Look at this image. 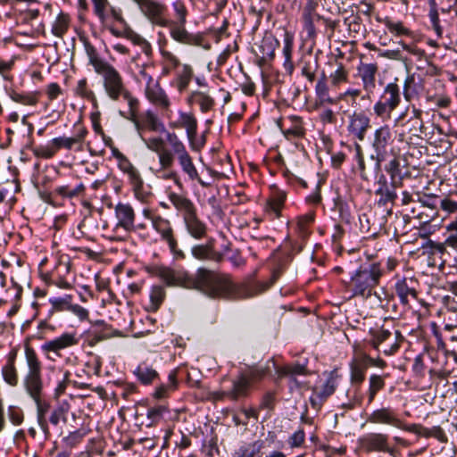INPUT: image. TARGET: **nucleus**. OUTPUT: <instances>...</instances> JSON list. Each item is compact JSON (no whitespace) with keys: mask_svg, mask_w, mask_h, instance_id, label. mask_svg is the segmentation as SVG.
I'll return each mask as SVG.
<instances>
[{"mask_svg":"<svg viewBox=\"0 0 457 457\" xmlns=\"http://www.w3.org/2000/svg\"><path fill=\"white\" fill-rule=\"evenodd\" d=\"M144 91L146 99L151 104L165 111L170 109V100L158 81L152 84L149 87H145Z\"/></svg>","mask_w":457,"mask_h":457,"instance_id":"b1692460","label":"nucleus"},{"mask_svg":"<svg viewBox=\"0 0 457 457\" xmlns=\"http://www.w3.org/2000/svg\"><path fill=\"white\" fill-rule=\"evenodd\" d=\"M93 12L101 23L105 24L112 21L125 23L122 12L110 4L108 0H91Z\"/></svg>","mask_w":457,"mask_h":457,"instance_id":"a211bd4d","label":"nucleus"},{"mask_svg":"<svg viewBox=\"0 0 457 457\" xmlns=\"http://www.w3.org/2000/svg\"><path fill=\"white\" fill-rule=\"evenodd\" d=\"M384 386H385V381L381 376L373 374L370 377L369 390L378 393Z\"/></svg>","mask_w":457,"mask_h":457,"instance_id":"69168bd1","label":"nucleus"},{"mask_svg":"<svg viewBox=\"0 0 457 457\" xmlns=\"http://www.w3.org/2000/svg\"><path fill=\"white\" fill-rule=\"evenodd\" d=\"M161 55L163 62V72L168 74L171 70L180 67L179 59L171 52L162 49Z\"/></svg>","mask_w":457,"mask_h":457,"instance_id":"de8ad7c7","label":"nucleus"},{"mask_svg":"<svg viewBox=\"0 0 457 457\" xmlns=\"http://www.w3.org/2000/svg\"><path fill=\"white\" fill-rule=\"evenodd\" d=\"M385 170L390 175L393 184L399 182V180L402 181L400 160L398 157H394L390 160L389 162L386 164Z\"/></svg>","mask_w":457,"mask_h":457,"instance_id":"864d4df0","label":"nucleus"},{"mask_svg":"<svg viewBox=\"0 0 457 457\" xmlns=\"http://www.w3.org/2000/svg\"><path fill=\"white\" fill-rule=\"evenodd\" d=\"M250 383L246 378L241 374L238 378L235 379L232 382V387L228 391V395L233 399L237 400L240 397H244L247 395V392L250 387Z\"/></svg>","mask_w":457,"mask_h":457,"instance_id":"58836bf2","label":"nucleus"},{"mask_svg":"<svg viewBox=\"0 0 457 457\" xmlns=\"http://www.w3.org/2000/svg\"><path fill=\"white\" fill-rule=\"evenodd\" d=\"M394 142L393 133L388 124H384L377 128L372 135L371 147L374 154L371 159L376 161L377 167L386 160L387 155V147Z\"/></svg>","mask_w":457,"mask_h":457,"instance_id":"9d476101","label":"nucleus"},{"mask_svg":"<svg viewBox=\"0 0 457 457\" xmlns=\"http://www.w3.org/2000/svg\"><path fill=\"white\" fill-rule=\"evenodd\" d=\"M384 271L379 262L360 266L350 277L346 288L350 297L369 298L378 285Z\"/></svg>","mask_w":457,"mask_h":457,"instance_id":"39448f33","label":"nucleus"},{"mask_svg":"<svg viewBox=\"0 0 457 457\" xmlns=\"http://www.w3.org/2000/svg\"><path fill=\"white\" fill-rule=\"evenodd\" d=\"M194 77V70L191 65L187 63L182 64L176 72L175 87L180 93L184 92L189 86Z\"/></svg>","mask_w":457,"mask_h":457,"instance_id":"473e14b6","label":"nucleus"},{"mask_svg":"<svg viewBox=\"0 0 457 457\" xmlns=\"http://www.w3.org/2000/svg\"><path fill=\"white\" fill-rule=\"evenodd\" d=\"M76 133L70 137H60L51 141V146L41 150V155L45 158H51L59 149H71L75 145L81 144L87 134V130L80 124L75 125Z\"/></svg>","mask_w":457,"mask_h":457,"instance_id":"2eb2a0df","label":"nucleus"},{"mask_svg":"<svg viewBox=\"0 0 457 457\" xmlns=\"http://www.w3.org/2000/svg\"><path fill=\"white\" fill-rule=\"evenodd\" d=\"M304 439V431L298 429L289 436L287 443L292 448L300 447L303 444Z\"/></svg>","mask_w":457,"mask_h":457,"instance_id":"0e129e2a","label":"nucleus"},{"mask_svg":"<svg viewBox=\"0 0 457 457\" xmlns=\"http://www.w3.org/2000/svg\"><path fill=\"white\" fill-rule=\"evenodd\" d=\"M192 255L197 260H207L212 257L213 249L211 245H195L191 249Z\"/></svg>","mask_w":457,"mask_h":457,"instance_id":"603ef678","label":"nucleus"},{"mask_svg":"<svg viewBox=\"0 0 457 457\" xmlns=\"http://www.w3.org/2000/svg\"><path fill=\"white\" fill-rule=\"evenodd\" d=\"M187 103L189 105H198L204 113L212 111L215 106V100L208 89L191 91L187 97Z\"/></svg>","mask_w":457,"mask_h":457,"instance_id":"393cba45","label":"nucleus"},{"mask_svg":"<svg viewBox=\"0 0 457 457\" xmlns=\"http://www.w3.org/2000/svg\"><path fill=\"white\" fill-rule=\"evenodd\" d=\"M420 88V83L417 81L414 74H409L404 79L403 95L406 101L410 102L418 96Z\"/></svg>","mask_w":457,"mask_h":457,"instance_id":"a19ab883","label":"nucleus"},{"mask_svg":"<svg viewBox=\"0 0 457 457\" xmlns=\"http://www.w3.org/2000/svg\"><path fill=\"white\" fill-rule=\"evenodd\" d=\"M75 94L90 101L95 107L97 105V99L95 93L88 87L87 79H81L78 81L75 87Z\"/></svg>","mask_w":457,"mask_h":457,"instance_id":"c03bdc74","label":"nucleus"},{"mask_svg":"<svg viewBox=\"0 0 457 457\" xmlns=\"http://www.w3.org/2000/svg\"><path fill=\"white\" fill-rule=\"evenodd\" d=\"M134 375L144 385L154 382L158 377V372L146 362H141L134 370Z\"/></svg>","mask_w":457,"mask_h":457,"instance_id":"4c0bfd02","label":"nucleus"},{"mask_svg":"<svg viewBox=\"0 0 457 457\" xmlns=\"http://www.w3.org/2000/svg\"><path fill=\"white\" fill-rule=\"evenodd\" d=\"M166 297L165 288L161 285H154L149 293V303L145 307L148 312H155L159 310Z\"/></svg>","mask_w":457,"mask_h":457,"instance_id":"72a5a7b5","label":"nucleus"},{"mask_svg":"<svg viewBox=\"0 0 457 457\" xmlns=\"http://www.w3.org/2000/svg\"><path fill=\"white\" fill-rule=\"evenodd\" d=\"M79 341V338L76 333L66 332L52 340L46 341L41 345V350L46 355H48V353H53L57 357H60L62 350H64L66 348L72 347V346L78 345ZM47 358L51 359L50 356H47ZM52 360H54V359L52 358Z\"/></svg>","mask_w":457,"mask_h":457,"instance_id":"6ab92c4d","label":"nucleus"},{"mask_svg":"<svg viewBox=\"0 0 457 457\" xmlns=\"http://www.w3.org/2000/svg\"><path fill=\"white\" fill-rule=\"evenodd\" d=\"M135 79L139 84H144L145 87H149L152 84L157 82L154 77L147 71V66L143 65L139 67L137 73L135 75Z\"/></svg>","mask_w":457,"mask_h":457,"instance_id":"6e6d98bb","label":"nucleus"},{"mask_svg":"<svg viewBox=\"0 0 457 457\" xmlns=\"http://www.w3.org/2000/svg\"><path fill=\"white\" fill-rule=\"evenodd\" d=\"M155 275L169 287H182L187 289H196L212 298L245 299L253 297L268 290L279 277L278 271H274L266 282H252L235 284L226 274L200 268L195 276H191L183 269H173L167 266H158Z\"/></svg>","mask_w":457,"mask_h":457,"instance_id":"f257e3e1","label":"nucleus"},{"mask_svg":"<svg viewBox=\"0 0 457 457\" xmlns=\"http://www.w3.org/2000/svg\"><path fill=\"white\" fill-rule=\"evenodd\" d=\"M142 215L151 221L152 228L160 235L161 239L167 244L173 257L175 259H184L185 253L178 246V241L170 221L150 208H144Z\"/></svg>","mask_w":457,"mask_h":457,"instance_id":"0eeeda50","label":"nucleus"},{"mask_svg":"<svg viewBox=\"0 0 457 457\" xmlns=\"http://www.w3.org/2000/svg\"><path fill=\"white\" fill-rule=\"evenodd\" d=\"M367 421L372 424L387 425L409 432H415L416 428V425H407L400 418L398 412L389 406L374 410L369 415Z\"/></svg>","mask_w":457,"mask_h":457,"instance_id":"9b49d317","label":"nucleus"},{"mask_svg":"<svg viewBox=\"0 0 457 457\" xmlns=\"http://www.w3.org/2000/svg\"><path fill=\"white\" fill-rule=\"evenodd\" d=\"M262 448V442L256 440L251 443H244L232 453V457H255Z\"/></svg>","mask_w":457,"mask_h":457,"instance_id":"ea45409f","label":"nucleus"},{"mask_svg":"<svg viewBox=\"0 0 457 457\" xmlns=\"http://www.w3.org/2000/svg\"><path fill=\"white\" fill-rule=\"evenodd\" d=\"M282 133L287 139L300 137L304 134V129L301 118L289 116L278 123Z\"/></svg>","mask_w":457,"mask_h":457,"instance_id":"c85d7f7f","label":"nucleus"},{"mask_svg":"<svg viewBox=\"0 0 457 457\" xmlns=\"http://www.w3.org/2000/svg\"><path fill=\"white\" fill-rule=\"evenodd\" d=\"M85 191V186L83 183H79L75 187H71L68 185L56 187L54 192L66 198H73L82 195Z\"/></svg>","mask_w":457,"mask_h":457,"instance_id":"09e8293b","label":"nucleus"},{"mask_svg":"<svg viewBox=\"0 0 457 457\" xmlns=\"http://www.w3.org/2000/svg\"><path fill=\"white\" fill-rule=\"evenodd\" d=\"M168 198L176 211L180 213L182 219H185L197 212L195 204L188 197L183 195L170 192Z\"/></svg>","mask_w":457,"mask_h":457,"instance_id":"bb28decb","label":"nucleus"},{"mask_svg":"<svg viewBox=\"0 0 457 457\" xmlns=\"http://www.w3.org/2000/svg\"><path fill=\"white\" fill-rule=\"evenodd\" d=\"M314 220L312 213H307L297 218L296 231L299 237L303 239L306 238L310 234V226Z\"/></svg>","mask_w":457,"mask_h":457,"instance_id":"a18cd8bd","label":"nucleus"},{"mask_svg":"<svg viewBox=\"0 0 457 457\" xmlns=\"http://www.w3.org/2000/svg\"><path fill=\"white\" fill-rule=\"evenodd\" d=\"M10 96L12 101L25 105H35L37 103L36 98L29 95H21L17 92H12Z\"/></svg>","mask_w":457,"mask_h":457,"instance_id":"e2e57ef3","label":"nucleus"},{"mask_svg":"<svg viewBox=\"0 0 457 457\" xmlns=\"http://www.w3.org/2000/svg\"><path fill=\"white\" fill-rule=\"evenodd\" d=\"M137 112H135V116H132L130 113V120L134 122L136 129L145 143V140H148L150 137L145 138L144 137L145 131H153L159 132L164 131L165 128L162 122L159 120L157 115L153 111H146L140 119L136 118Z\"/></svg>","mask_w":457,"mask_h":457,"instance_id":"f3484780","label":"nucleus"},{"mask_svg":"<svg viewBox=\"0 0 457 457\" xmlns=\"http://www.w3.org/2000/svg\"><path fill=\"white\" fill-rule=\"evenodd\" d=\"M85 51L88 57L89 64L93 66L95 72L109 63L99 56L95 46L88 42L85 43Z\"/></svg>","mask_w":457,"mask_h":457,"instance_id":"37998d69","label":"nucleus"},{"mask_svg":"<svg viewBox=\"0 0 457 457\" xmlns=\"http://www.w3.org/2000/svg\"><path fill=\"white\" fill-rule=\"evenodd\" d=\"M9 420L14 426H20L24 420V413L21 408L16 405H10L7 410Z\"/></svg>","mask_w":457,"mask_h":457,"instance_id":"bf43d9fd","label":"nucleus"},{"mask_svg":"<svg viewBox=\"0 0 457 457\" xmlns=\"http://www.w3.org/2000/svg\"><path fill=\"white\" fill-rule=\"evenodd\" d=\"M337 386V378L332 374L327 378L321 387L313 389L311 396V403L313 406L320 404L325 399L330 396Z\"/></svg>","mask_w":457,"mask_h":457,"instance_id":"7c9ffc66","label":"nucleus"},{"mask_svg":"<svg viewBox=\"0 0 457 457\" xmlns=\"http://www.w3.org/2000/svg\"><path fill=\"white\" fill-rule=\"evenodd\" d=\"M71 25V17L68 13L61 12L51 24V32L56 37H62Z\"/></svg>","mask_w":457,"mask_h":457,"instance_id":"f704fd0d","label":"nucleus"},{"mask_svg":"<svg viewBox=\"0 0 457 457\" xmlns=\"http://www.w3.org/2000/svg\"><path fill=\"white\" fill-rule=\"evenodd\" d=\"M416 283L417 281L411 278H403L396 281L395 289L402 304L407 305L409 303L410 297L413 299L418 298V292L415 287Z\"/></svg>","mask_w":457,"mask_h":457,"instance_id":"a878e982","label":"nucleus"},{"mask_svg":"<svg viewBox=\"0 0 457 457\" xmlns=\"http://www.w3.org/2000/svg\"><path fill=\"white\" fill-rule=\"evenodd\" d=\"M398 45H400L403 50L418 58H422L425 55V51L417 47L415 45L407 44L402 40L398 42Z\"/></svg>","mask_w":457,"mask_h":457,"instance_id":"338daca9","label":"nucleus"},{"mask_svg":"<svg viewBox=\"0 0 457 457\" xmlns=\"http://www.w3.org/2000/svg\"><path fill=\"white\" fill-rule=\"evenodd\" d=\"M278 46V41L271 35L265 36L261 44L259 46L260 53L262 54V58L272 59L275 54V50Z\"/></svg>","mask_w":457,"mask_h":457,"instance_id":"79ce46f5","label":"nucleus"},{"mask_svg":"<svg viewBox=\"0 0 457 457\" xmlns=\"http://www.w3.org/2000/svg\"><path fill=\"white\" fill-rule=\"evenodd\" d=\"M169 127L173 129H184L186 130L188 142L191 145H194L197 136L198 122L193 112H187L179 110L178 112V118L175 120L170 121Z\"/></svg>","mask_w":457,"mask_h":457,"instance_id":"aec40b11","label":"nucleus"},{"mask_svg":"<svg viewBox=\"0 0 457 457\" xmlns=\"http://www.w3.org/2000/svg\"><path fill=\"white\" fill-rule=\"evenodd\" d=\"M293 38L292 37L286 35L283 46V55H284V67L287 71H292L294 64L292 61V51H293Z\"/></svg>","mask_w":457,"mask_h":457,"instance_id":"8fccbe9b","label":"nucleus"},{"mask_svg":"<svg viewBox=\"0 0 457 457\" xmlns=\"http://www.w3.org/2000/svg\"><path fill=\"white\" fill-rule=\"evenodd\" d=\"M114 215L117 220L114 227V231L116 232L122 230L126 233H131L146 228V225L145 223H135L136 213L129 204H117L114 207Z\"/></svg>","mask_w":457,"mask_h":457,"instance_id":"f8f14e48","label":"nucleus"},{"mask_svg":"<svg viewBox=\"0 0 457 457\" xmlns=\"http://www.w3.org/2000/svg\"><path fill=\"white\" fill-rule=\"evenodd\" d=\"M49 303L55 312H69L72 303V295H65L62 297H52L49 299Z\"/></svg>","mask_w":457,"mask_h":457,"instance_id":"3c124183","label":"nucleus"},{"mask_svg":"<svg viewBox=\"0 0 457 457\" xmlns=\"http://www.w3.org/2000/svg\"><path fill=\"white\" fill-rule=\"evenodd\" d=\"M175 20L168 18L167 27L170 37L182 45L201 46L204 37L201 34H194L186 29L187 18L188 14L185 3L177 0L172 3Z\"/></svg>","mask_w":457,"mask_h":457,"instance_id":"423d86ee","label":"nucleus"},{"mask_svg":"<svg viewBox=\"0 0 457 457\" xmlns=\"http://www.w3.org/2000/svg\"><path fill=\"white\" fill-rule=\"evenodd\" d=\"M280 376L287 377L290 379V388L303 387L304 384L296 379L298 375H307L308 370L305 365L300 363L286 365L279 369Z\"/></svg>","mask_w":457,"mask_h":457,"instance_id":"2f4dec72","label":"nucleus"},{"mask_svg":"<svg viewBox=\"0 0 457 457\" xmlns=\"http://www.w3.org/2000/svg\"><path fill=\"white\" fill-rule=\"evenodd\" d=\"M145 145L157 154L162 170H170L177 161L182 173L189 181H197L203 187L210 186V183L200 178L193 157L175 132L165 131V140L160 137H152L145 140Z\"/></svg>","mask_w":457,"mask_h":457,"instance_id":"f03ea898","label":"nucleus"},{"mask_svg":"<svg viewBox=\"0 0 457 457\" xmlns=\"http://www.w3.org/2000/svg\"><path fill=\"white\" fill-rule=\"evenodd\" d=\"M187 232L195 239L201 240L207 234L206 224L200 220L197 212L183 219Z\"/></svg>","mask_w":457,"mask_h":457,"instance_id":"c756f323","label":"nucleus"},{"mask_svg":"<svg viewBox=\"0 0 457 457\" xmlns=\"http://www.w3.org/2000/svg\"><path fill=\"white\" fill-rule=\"evenodd\" d=\"M167 412V408L163 405H158L147 410L146 417L152 423H157Z\"/></svg>","mask_w":457,"mask_h":457,"instance_id":"052dcab7","label":"nucleus"},{"mask_svg":"<svg viewBox=\"0 0 457 457\" xmlns=\"http://www.w3.org/2000/svg\"><path fill=\"white\" fill-rule=\"evenodd\" d=\"M69 312L77 316L81 321L88 320L89 312L77 303H72Z\"/></svg>","mask_w":457,"mask_h":457,"instance_id":"774afa93","label":"nucleus"},{"mask_svg":"<svg viewBox=\"0 0 457 457\" xmlns=\"http://www.w3.org/2000/svg\"><path fill=\"white\" fill-rule=\"evenodd\" d=\"M356 70L358 77L361 80L362 88L366 94V97L370 98L376 89V76L378 71V66L374 62H360Z\"/></svg>","mask_w":457,"mask_h":457,"instance_id":"412c9836","label":"nucleus"},{"mask_svg":"<svg viewBox=\"0 0 457 457\" xmlns=\"http://www.w3.org/2000/svg\"><path fill=\"white\" fill-rule=\"evenodd\" d=\"M383 24L388 31L395 37H413L414 33L403 25L401 21H395L389 17H386L382 21Z\"/></svg>","mask_w":457,"mask_h":457,"instance_id":"c9c22d12","label":"nucleus"},{"mask_svg":"<svg viewBox=\"0 0 457 457\" xmlns=\"http://www.w3.org/2000/svg\"><path fill=\"white\" fill-rule=\"evenodd\" d=\"M348 77V71L342 64H339L337 70L329 75L330 82L335 87L347 82Z\"/></svg>","mask_w":457,"mask_h":457,"instance_id":"5fc2aeb1","label":"nucleus"},{"mask_svg":"<svg viewBox=\"0 0 457 457\" xmlns=\"http://www.w3.org/2000/svg\"><path fill=\"white\" fill-rule=\"evenodd\" d=\"M67 412L68 408H66L63 405H60L54 408L52 411L51 415L49 417L50 423L53 424L54 426H57L60 423V421L65 423L67 421Z\"/></svg>","mask_w":457,"mask_h":457,"instance_id":"13d9d810","label":"nucleus"},{"mask_svg":"<svg viewBox=\"0 0 457 457\" xmlns=\"http://www.w3.org/2000/svg\"><path fill=\"white\" fill-rule=\"evenodd\" d=\"M26 373L22 378L25 392L37 404V422L45 435H48L49 428L45 418L49 404L43 401L44 382L42 378V362L35 350L29 346L25 348Z\"/></svg>","mask_w":457,"mask_h":457,"instance_id":"7ed1b4c3","label":"nucleus"},{"mask_svg":"<svg viewBox=\"0 0 457 457\" xmlns=\"http://www.w3.org/2000/svg\"><path fill=\"white\" fill-rule=\"evenodd\" d=\"M287 193L278 188H273L263 205L264 214L270 219H278L281 216L284 208Z\"/></svg>","mask_w":457,"mask_h":457,"instance_id":"4be33fe9","label":"nucleus"},{"mask_svg":"<svg viewBox=\"0 0 457 457\" xmlns=\"http://www.w3.org/2000/svg\"><path fill=\"white\" fill-rule=\"evenodd\" d=\"M360 445L367 452H390L388 436L383 433H369L359 439Z\"/></svg>","mask_w":457,"mask_h":457,"instance_id":"5701e85b","label":"nucleus"},{"mask_svg":"<svg viewBox=\"0 0 457 457\" xmlns=\"http://www.w3.org/2000/svg\"><path fill=\"white\" fill-rule=\"evenodd\" d=\"M370 335V338L369 339V344L375 350H378L381 345L388 342V345L385 346L383 349L384 354L388 356L395 354L398 351L400 343L403 339V337L398 330L393 334L387 329L380 328L377 330H371Z\"/></svg>","mask_w":457,"mask_h":457,"instance_id":"4468645a","label":"nucleus"},{"mask_svg":"<svg viewBox=\"0 0 457 457\" xmlns=\"http://www.w3.org/2000/svg\"><path fill=\"white\" fill-rule=\"evenodd\" d=\"M370 128V118L364 111H353L348 115L346 129L353 138L363 141Z\"/></svg>","mask_w":457,"mask_h":457,"instance_id":"dca6fc26","label":"nucleus"},{"mask_svg":"<svg viewBox=\"0 0 457 457\" xmlns=\"http://www.w3.org/2000/svg\"><path fill=\"white\" fill-rule=\"evenodd\" d=\"M2 375L4 380L10 386H15L18 385L19 378L18 372L14 365V361L10 360L2 369Z\"/></svg>","mask_w":457,"mask_h":457,"instance_id":"49530a36","label":"nucleus"},{"mask_svg":"<svg viewBox=\"0 0 457 457\" xmlns=\"http://www.w3.org/2000/svg\"><path fill=\"white\" fill-rule=\"evenodd\" d=\"M71 374L69 370L63 371L62 378L58 382V384L55 387V390H54V395L56 397H59L61 395H62L65 392L68 385L71 382Z\"/></svg>","mask_w":457,"mask_h":457,"instance_id":"680f3d73","label":"nucleus"},{"mask_svg":"<svg viewBox=\"0 0 457 457\" xmlns=\"http://www.w3.org/2000/svg\"><path fill=\"white\" fill-rule=\"evenodd\" d=\"M268 373V368L266 367H252L248 369L247 371L242 373L244 376H246L249 383H253L255 381L261 380Z\"/></svg>","mask_w":457,"mask_h":457,"instance_id":"4d7b16f0","label":"nucleus"},{"mask_svg":"<svg viewBox=\"0 0 457 457\" xmlns=\"http://www.w3.org/2000/svg\"><path fill=\"white\" fill-rule=\"evenodd\" d=\"M401 185V180L395 184H393V180H391V183L389 184L386 178L384 175H381L378 178V188L376 189V195H380L379 202H382L383 204L394 202L397 197L395 189Z\"/></svg>","mask_w":457,"mask_h":457,"instance_id":"cd10ccee","label":"nucleus"},{"mask_svg":"<svg viewBox=\"0 0 457 457\" xmlns=\"http://www.w3.org/2000/svg\"><path fill=\"white\" fill-rule=\"evenodd\" d=\"M96 73L102 77L103 87L106 96L112 101L123 99L128 103L129 113L135 116L139 102L127 88L121 74L111 63L98 70Z\"/></svg>","mask_w":457,"mask_h":457,"instance_id":"20e7f679","label":"nucleus"},{"mask_svg":"<svg viewBox=\"0 0 457 457\" xmlns=\"http://www.w3.org/2000/svg\"><path fill=\"white\" fill-rule=\"evenodd\" d=\"M112 155L117 160L119 170L127 176L128 182L131 187L135 198L142 203L146 202L149 198L150 193L145 190L144 180L139 170L119 150L114 149L112 151Z\"/></svg>","mask_w":457,"mask_h":457,"instance_id":"6e6552de","label":"nucleus"},{"mask_svg":"<svg viewBox=\"0 0 457 457\" xmlns=\"http://www.w3.org/2000/svg\"><path fill=\"white\" fill-rule=\"evenodd\" d=\"M401 103V90L397 79L387 83L380 95L379 99L373 105L374 114L381 119H388L391 113Z\"/></svg>","mask_w":457,"mask_h":457,"instance_id":"1a4fd4ad","label":"nucleus"},{"mask_svg":"<svg viewBox=\"0 0 457 457\" xmlns=\"http://www.w3.org/2000/svg\"><path fill=\"white\" fill-rule=\"evenodd\" d=\"M138 6L141 13L147 21L161 28H166L168 22L167 6L155 0H132Z\"/></svg>","mask_w":457,"mask_h":457,"instance_id":"ddd939ff","label":"nucleus"},{"mask_svg":"<svg viewBox=\"0 0 457 457\" xmlns=\"http://www.w3.org/2000/svg\"><path fill=\"white\" fill-rule=\"evenodd\" d=\"M315 93L320 104H336L337 98H334L329 95V88L325 78L319 79L315 86Z\"/></svg>","mask_w":457,"mask_h":457,"instance_id":"e433bc0d","label":"nucleus"}]
</instances>
